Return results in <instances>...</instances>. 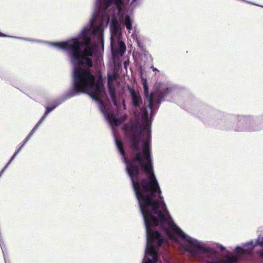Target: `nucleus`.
I'll list each match as a JSON object with an SVG mask.
<instances>
[{
	"instance_id": "f257e3e1",
	"label": "nucleus",
	"mask_w": 263,
	"mask_h": 263,
	"mask_svg": "<svg viewBox=\"0 0 263 263\" xmlns=\"http://www.w3.org/2000/svg\"><path fill=\"white\" fill-rule=\"evenodd\" d=\"M127 90L131 99V105L135 109L134 116L136 118V121L131 123L127 132L130 158H127L123 143L118 140L113 132L116 147L125 164L126 172L130 179L138 203H165L153 168L151 148L152 132L149 141H148L149 142L148 145L146 143L147 140H149L148 128L141 134V140H139L137 138L135 146L130 141L132 126L138 123L147 124L143 117L144 110L147 106L143 108L142 97L133 87L128 86Z\"/></svg>"
},
{
	"instance_id": "f03ea898",
	"label": "nucleus",
	"mask_w": 263,
	"mask_h": 263,
	"mask_svg": "<svg viewBox=\"0 0 263 263\" xmlns=\"http://www.w3.org/2000/svg\"><path fill=\"white\" fill-rule=\"evenodd\" d=\"M96 13L76 36L62 42H45L46 44L67 52L72 66V73L91 71L92 58H101L104 51V29L101 24L95 23Z\"/></svg>"
},
{
	"instance_id": "7ed1b4c3",
	"label": "nucleus",
	"mask_w": 263,
	"mask_h": 263,
	"mask_svg": "<svg viewBox=\"0 0 263 263\" xmlns=\"http://www.w3.org/2000/svg\"><path fill=\"white\" fill-rule=\"evenodd\" d=\"M125 3L124 0H95L94 3L92 14L96 10L95 21L99 17L110 22L111 52L115 57L123 56L126 50L125 44L120 39L119 20L124 21L129 32L132 29L133 20L129 14L125 13L123 8ZM95 23L97 24L95 21Z\"/></svg>"
},
{
	"instance_id": "20e7f679",
	"label": "nucleus",
	"mask_w": 263,
	"mask_h": 263,
	"mask_svg": "<svg viewBox=\"0 0 263 263\" xmlns=\"http://www.w3.org/2000/svg\"><path fill=\"white\" fill-rule=\"evenodd\" d=\"M197 115L204 123L223 130L257 132L263 129V115L258 116L229 115L204 105Z\"/></svg>"
},
{
	"instance_id": "39448f33",
	"label": "nucleus",
	"mask_w": 263,
	"mask_h": 263,
	"mask_svg": "<svg viewBox=\"0 0 263 263\" xmlns=\"http://www.w3.org/2000/svg\"><path fill=\"white\" fill-rule=\"evenodd\" d=\"M141 83L143 86L144 96L148 101V105L144 110L143 117L147 124L138 123L134 124L130 129L132 135L130 136V141L134 146L138 140H141V134L148 128V137L151 138V126L153 121V117L156 114L157 110L159 108L160 104L164 99L170 93L174 92L176 89L175 85L169 86L163 88H156L155 91L149 93L147 81L146 78H141ZM147 140L146 143H149Z\"/></svg>"
},
{
	"instance_id": "423d86ee",
	"label": "nucleus",
	"mask_w": 263,
	"mask_h": 263,
	"mask_svg": "<svg viewBox=\"0 0 263 263\" xmlns=\"http://www.w3.org/2000/svg\"><path fill=\"white\" fill-rule=\"evenodd\" d=\"M101 87L96 83V77L92 71L80 73H72V82L71 88L62 96L55 100L52 104L53 108L81 93H85L90 97L100 92Z\"/></svg>"
},
{
	"instance_id": "0eeeda50",
	"label": "nucleus",
	"mask_w": 263,
	"mask_h": 263,
	"mask_svg": "<svg viewBox=\"0 0 263 263\" xmlns=\"http://www.w3.org/2000/svg\"><path fill=\"white\" fill-rule=\"evenodd\" d=\"M186 250L193 252L196 249V251L198 252H202L203 253L210 252L213 254V260L209 262V263H237L238 258L241 255L245 254L247 251L244 248H235V255H232L229 253H225L226 248H217L218 250H215V248H184Z\"/></svg>"
},
{
	"instance_id": "6e6552de",
	"label": "nucleus",
	"mask_w": 263,
	"mask_h": 263,
	"mask_svg": "<svg viewBox=\"0 0 263 263\" xmlns=\"http://www.w3.org/2000/svg\"><path fill=\"white\" fill-rule=\"evenodd\" d=\"M102 88H101L100 92L97 95H95L93 96H90V98L98 104L100 111L104 115L111 126L113 125L117 127L121 125L127 118V115H125L123 117L117 118L114 114H111L109 116L107 115L105 112V108L102 104V100L99 98V95L102 92Z\"/></svg>"
},
{
	"instance_id": "1a4fd4ad",
	"label": "nucleus",
	"mask_w": 263,
	"mask_h": 263,
	"mask_svg": "<svg viewBox=\"0 0 263 263\" xmlns=\"http://www.w3.org/2000/svg\"><path fill=\"white\" fill-rule=\"evenodd\" d=\"M158 248H145V256L142 263H155L157 260Z\"/></svg>"
},
{
	"instance_id": "9d476101",
	"label": "nucleus",
	"mask_w": 263,
	"mask_h": 263,
	"mask_svg": "<svg viewBox=\"0 0 263 263\" xmlns=\"http://www.w3.org/2000/svg\"><path fill=\"white\" fill-rule=\"evenodd\" d=\"M263 247V236L259 235L257 239L255 241L250 240L245 243H243L241 245H237L235 247Z\"/></svg>"
},
{
	"instance_id": "9b49d317",
	"label": "nucleus",
	"mask_w": 263,
	"mask_h": 263,
	"mask_svg": "<svg viewBox=\"0 0 263 263\" xmlns=\"http://www.w3.org/2000/svg\"><path fill=\"white\" fill-rule=\"evenodd\" d=\"M108 90L109 95L115 94L116 93L115 87L111 84L109 82H107Z\"/></svg>"
},
{
	"instance_id": "f8f14e48",
	"label": "nucleus",
	"mask_w": 263,
	"mask_h": 263,
	"mask_svg": "<svg viewBox=\"0 0 263 263\" xmlns=\"http://www.w3.org/2000/svg\"><path fill=\"white\" fill-rule=\"evenodd\" d=\"M53 106L51 104L50 105H48L46 107L45 111L44 113V115L47 117L49 114H50L51 111H52L55 108H53Z\"/></svg>"
},
{
	"instance_id": "ddd939ff",
	"label": "nucleus",
	"mask_w": 263,
	"mask_h": 263,
	"mask_svg": "<svg viewBox=\"0 0 263 263\" xmlns=\"http://www.w3.org/2000/svg\"><path fill=\"white\" fill-rule=\"evenodd\" d=\"M109 96H110V99H111L114 105L116 107H118V102H117L116 93L115 94L110 95Z\"/></svg>"
},
{
	"instance_id": "4468645a",
	"label": "nucleus",
	"mask_w": 263,
	"mask_h": 263,
	"mask_svg": "<svg viewBox=\"0 0 263 263\" xmlns=\"http://www.w3.org/2000/svg\"><path fill=\"white\" fill-rule=\"evenodd\" d=\"M28 141V140H27V139L25 138L23 143L21 144V145L18 147V148L17 149V151L13 154L15 156H17V155L20 152L22 148L25 146V145L26 144V143Z\"/></svg>"
},
{
	"instance_id": "2eb2a0df",
	"label": "nucleus",
	"mask_w": 263,
	"mask_h": 263,
	"mask_svg": "<svg viewBox=\"0 0 263 263\" xmlns=\"http://www.w3.org/2000/svg\"><path fill=\"white\" fill-rule=\"evenodd\" d=\"M26 41L37 43H42V44H45V41H43V40H41L33 39H30V38H28V40H26Z\"/></svg>"
},
{
	"instance_id": "dca6fc26",
	"label": "nucleus",
	"mask_w": 263,
	"mask_h": 263,
	"mask_svg": "<svg viewBox=\"0 0 263 263\" xmlns=\"http://www.w3.org/2000/svg\"><path fill=\"white\" fill-rule=\"evenodd\" d=\"M7 35L8 36H4V37H13V38H15L17 39L22 40L26 41V40H28L27 37L13 36H10V35Z\"/></svg>"
},
{
	"instance_id": "f3484780",
	"label": "nucleus",
	"mask_w": 263,
	"mask_h": 263,
	"mask_svg": "<svg viewBox=\"0 0 263 263\" xmlns=\"http://www.w3.org/2000/svg\"><path fill=\"white\" fill-rule=\"evenodd\" d=\"M137 1L138 0H132V2L130 3V6L132 7H133V8H136L138 5Z\"/></svg>"
},
{
	"instance_id": "a211bd4d",
	"label": "nucleus",
	"mask_w": 263,
	"mask_h": 263,
	"mask_svg": "<svg viewBox=\"0 0 263 263\" xmlns=\"http://www.w3.org/2000/svg\"><path fill=\"white\" fill-rule=\"evenodd\" d=\"M35 132L33 129L31 130L28 136L25 138L27 140H28L30 139V138L32 136L33 134Z\"/></svg>"
},
{
	"instance_id": "6ab92c4d",
	"label": "nucleus",
	"mask_w": 263,
	"mask_h": 263,
	"mask_svg": "<svg viewBox=\"0 0 263 263\" xmlns=\"http://www.w3.org/2000/svg\"><path fill=\"white\" fill-rule=\"evenodd\" d=\"M46 117H47L43 115L40 120L38 121L37 123L41 125V124L44 121Z\"/></svg>"
},
{
	"instance_id": "aec40b11",
	"label": "nucleus",
	"mask_w": 263,
	"mask_h": 263,
	"mask_svg": "<svg viewBox=\"0 0 263 263\" xmlns=\"http://www.w3.org/2000/svg\"><path fill=\"white\" fill-rule=\"evenodd\" d=\"M114 76L110 73L107 74V82H109L111 83V80L114 79Z\"/></svg>"
},
{
	"instance_id": "412c9836",
	"label": "nucleus",
	"mask_w": 263,
	"mask_h": 263,
	"mask_svg": "<svg viewBox=\"0 0 263 263\" xmlns=\"http://www.w3.org/2000/svg\"><path fill=\"white\" fill-rule=\"evenodd\" d=\"M0 77L2 79L6 80V78H5V73L3 72V70L2 69V68L1 67H0Z\"/></svg>"
},
{
	"instance_id": "4be33fe9",
	"label": "nucleus",
	"mask_w": 263,
	"mask_h": 263,
	"mask_svg": "<svg viewBox=\"0 0 263 263\" xmlns=\"http://www.w3.org/2000/svg\"><path fill=\"white\" fill-rule=\"evenodd\" d=\"M15 156L14 155H13L9 160V162L7 163V165L8 166L10 164V163L12 162V161L13 160V159L15 158Z\"/></svg>"
},
{
	"instance_id": "5701e85b",
	"label": "nucleus",
	"mask_w": 263,
	"mask_h": 263,
	"mask_svg": "<svg viewBox=\"0 0 263 263\" xmlns=\"http://www.w3.org/2000/svg\"><path fill=\"white\" fill-rule=\"evenodd\" d=\"M40 126V125L37 123L32 129L36 132V130L38 129Z\"/></svg>"
},
{
	"instance_id": "b1692460",
	"label": "nucleus",
	"mask_w": 263,
	"mask_h": 263,
	"mask_svg": "<svg viewBox=\"0 0 263 263\" xmlns=\"http://www.w3.org/2000/svg\"><path fill=\"white\" fill-rule=\"evenodd\" d=\"M259 255L263 258V250L258 252Z\"/></svg>"
},
{
	"instance_id": "393cba45",
	"label": "nucleus",
	"mask_w": 263,
	"mask_h": 263,
	"mask_svg": "<svg viewBox=\"0 0 263 263\" xmlns=\"http://www.w3.org/2000/svg\"><path fill=\"white\" fill-rule=\"evenodd\" d=\"M0 36H8L7 34L0 32Z\"/></svg>"
},
{
	"instance_id": "a878e982",
	"label": "nucleus",
	"mask_w": 263,
	"mask_h": 263,
	"mask_svg": "<svg viewBox=\"0 0 263 263\" xmlns=\"http://www.w3.org/2000/svg\"><path fill=\"white\" fill-rule=\"evenodd\" d=\"M2 251H3V253L5 261H6V256H5V250L2 249ZM5 263H6V261H5Z\"/></svg>"
},
{
	"instance_id": "bb28decb",
	"label": "nucleus",
	"mask_w": 263,
	"mask_h": 263,
	"mask_svg": "<svg viewBox=\"0 0 263 263\" xmlns=\"http://www.w3.org/2000/svg\"><path fill=\"white\" fill-rule=\"evenodd\" d=\"M247 3H249V4H253V5H256V6H258L262 7V6H260V5H259L255 4H254V3H252V2H247Z\"/></svg>"
},
{
	"instance_id": "cd10ccee",
	"label": "nucleus",
	"mask_w": 263,
	"mask_h": 263,
	"mask_svg": "<svg viewBox=\"0 0 263 263\" xmlns=\"http://www.w3.org/2000/svg\"><path fill=\"white\" fill-rule=\"evenodd\" d=\"M7 168H6V167H4L2 170V173H4L5 170L7 169Z\"/></svg>"
},
{
	"instance_id": "c85d7f7f",
	"label": "nucleus",
	"mask_w": 263,
	"mask_h": 263,
	"mask_svg": "<svg viewBox=\"0 0 263 263\" xmlns=\"http://www.w3.org/2000/svg\"><path fill=\"white\" fill-rule=\"evenodd\" d=\"M153 70L156 71V70H157V69L156 68L153 67Z\"/></svg>"
},
{
	"instance_id": "c756f323",
	"label": "nucleus",
	"mask_w": 263,
	"mask_h": 263,
	"mask_svg": "<svg viewBox=\"0 0 263 263\" xmlns=\"http://www.w3.org/2000/svg\"><path fill=\"white\" fill-rule=\"evenodd\" d=\"M4 173H2V171H0V178L1 177V176H2V175Z\"/></svg>"
},
{
	"instance_id": "7c9ffc66",
	"label": "nucleus",
	"mask_w": 263,
	"mask_h": 263,
	"mask_svg": "<svg viewBox=\"0 0 263 263\" xmlns=\"http://www.w3.org/2000/svg\"><path fill=\"white\" fill-rule=\"evenodd\" d=\"M4 167H6V168H7L8 167V165L6 164Z\"/></svg>"
},
{
	"instance_id": "2f4dec72",
	"label": "nucleus",
	"mask_w": 263,
	"mask_h": 263,
	"mask_svg": "<svg viewBox=\"0 0 263 263\" xmlns=\"http://www.w3.org/2000/svg\"><path fill=\"white\" fill-rule=\"evenodd\" d=\"M124 108H126V106H125V104H124Z\"/></svg>"
}]
</instances>
